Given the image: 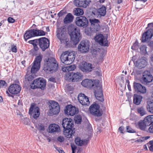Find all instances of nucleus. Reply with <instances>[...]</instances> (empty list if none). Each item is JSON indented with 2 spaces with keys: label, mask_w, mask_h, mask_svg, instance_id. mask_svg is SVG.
<instances>
[{
  "label": "nucleus",
  "mask_w": 153,
  "mask_h": 153,
  "mask_svg": "<svg viewBox=\"0 0 153 153\" xmlns=\"http://www.w3.org/2000/svg\"><path fill=\"white\" fill-rule=\"evenodd\" d=\"M89 43L85 41H81L78 46V51L82 53L87 52L89 49Z\"/></svg>",
  "instance_id": "16"
},
{
  "label": "nucleus",
  "mask_w": 153,
  "mask_h": 153,
  "mask_svg": "<svg viewBox=\"0 0 153 153\" xmlns=\"http://www.w3.org/2000/svg\"><path fill=\"white\" fill-rule=\"evenodd\" d=\"M73 16L70 13L68 14L64 19V23L65 24H67L73 21Z\"/></svg>",
  "instance_id": "34"
},
{
  "label": "nucleus",
  "mask_w": 153,
  "mask_h": 153,
  "mask_svg": "<svg viewBox=\"0 0 153 153\" xmlns=\"http://www.w3.org/2000/svg\"><path fill=\"white\" fill-rule=\"evenodd\" d=\"M37 45V44L33 45L34 49L35 51H37L39 49Z\"/></svg>",
  "instance_id": "62"
},
{
  "label": "nucleus",
  "mask_w": 153,
  "mask_h": 153,
  "mask_svg": "<svg viewBox=\"0 0 153 153\" xmlns=\"http://www.w3.org/2000/svg\"><path fill=\"white\" fill-rule=\"evenodd\" d=\"M124 128L123 126H121L119 128L118 130L121 133H123L124 132L123 130H124Z\"/></svg>",
  "instance_id": "58"
},
{
  "label": "nucleus",
  "mask_w": 153,
  "mask_h": 153,
  "mask_svg": "<svg viewBox=\"0 0 153 153\" xmlns=\"http://www.w3.org/2000/svg\"><path fill=\"white\" fill-rule=\"evenodd\" d=\"M62 126L64 128V134L67 138H70L75 131L72 130L74 126L73 121L71 118L63 119Z\"/></svg>",
  "instance_id": "1"
},
{
  "label": "nucleus",
  "mask_w": 153,
  "mask_h": 153,
  "mask_svg": "<svg viewBox=\"0 0 153 153\" xmlns=\"http://www.w3.org/2000/svg\"><path fill=\"white\" fill-rule=\"evenodd\" d=\"M39 44L42 51H44L49 47V41L48 39L42 37L39 39Z\"/></svg>",
  "instance_id": "17"
},
{
  "label": "nucleus",
  "mask_w": 153,
  "mask_h": 153,
  "mask_svg": "<svg viewBox=\"0 0 153 153\" xmlns=\"http://www.w3.org/2000/svg\"><path fill=\"white\" fill-rule=\"evenodd\" d=\"M69 71L74 70L76 68V66L75 65H71L68 66Z\"/></svg>",
  "instance_id": "50"
},
{
  "label": "nucleus",
  "mask_w": 153,
  "mask_h": 153,
  "mask_svg": "<svg viewBox=\"0 0 153 153\" xmlns=\"http://www.w3.org/2000/svg\"><path fill=\"white\" fill-rule=\"evenodd\" d=\"M62 70L63 72H68V66L64 67L62 68Z\"/></svg>",
  "instance_id": "57"
},
{
  "label": "nucleus",
  "mask_w": 153,
  "mask_h": 153,
  "mask_svg": "<svg viewBox=\"0 0 153 153\" xmlns=\"http://www.w3.org/2000/svg\"><path fill=\"white\" fill-rule=\"evenodd\" d=\"M89 22L91 25L94 26V29L96 31L100 30V26L99 25L100 22L98 19H90Z\"/></svg>",
  "instance_id": "28"
},
{
  "label": "nucleus",
  "mask_w": 153,
  "mask_h": 153,
  "mask_svg": "<svg viewBox=\"0 0 153 153\" xmlns=\"http://www.w3.org/2000/svg\"><path fill=\"white\" fill-rule=\"evenodd\" d=\"M75 142L76 145L81 146L86 144L87 143V141L85 140H82L79 137H77L75 138Z\"/></svg>",
  "instance_id": "32"
},
{
  "label": "nucleus",
  "mask_w": 153,
  "mask_h": 153,
  "mask_svg": "<svg viewBox=\"0 0 153 153\" xmlns=\"http://www.w3.org/2000/svg\"><path fill=\"white\" fill-rule=\"evenodd\" d=\"M149 138V137L147 136L146 137H143L139 139L136 140L135 141V142L141 143L145 140H147Z\"/></svg>",
  "instance_id": "40"
},
{
  "label": "nucleus",
  "mask_w": 153,
  "mask_h": 153,
  "mask_svg": "<svg viewBox=\"0 0 153 153\" xmlns=\"http://www.w3.org/2000/svg\"><path fill=\"white\" fill-rule=\"evenodd\" d=\"M11 47V51L13 52L16 53L17 51V47L16 45H12Z\"/></svg>",
  "instance_id": "48"
},
{
  "label": "nucleus",
  "mask_w": 153,
  "mask_h": 153,
  "mask_svg": "<svg viewBox=\"0 0 153 153\" xmlns=\"http://www.w3.org/2000/svg\"><path fill=\"white\" fill-rule=\"evenodd\" d=\"M29 42L33 45H37L39 43V39L29 41Z\"/></svg>",
  "instance_id": "46"
},
{
  "label": "nucleus",
  "mask_w": 153,
  "mask_h": 153,
  "mask_svg": "<svg viewBox=\"0 0 153 153\" xmlns=\"http://www.w3.org/2000/svg\"><path fill=\"white\" fill-rule=\"evenodd\" d=\"M49 80L51 81H52V82H55V79L53 78V77H51L49 79Z\"/></svg>",
  "instance_id": "63"
},
{
  "label": "nucleus",
  "mask_w": 153,
  "mask_h": 153,
  "mask_svg": "<svg viewBox=\"0 0 153 153\" xmlns=\"http://www.w3.org/2000/svg\"><path fill=\"white\" fill-rule=\"evenodd\" d=\"M48 129L49 133L56 134L60 131V128L58 125L55 123H52L49 125Z\"/></svg>",
  "instance_id": "24"
},
{
  "label": "nucleus",
  "mask_w": 153,
  "mask_h": 153,
  "mask_svg": "<svg viewBox=\"0 0 153 153\" xmlns=\"http://www.w3.org/2000/svg\"><path fill=\"white\" fill-rule=\"evenodd\" d=\"M21 90V87L18 85L16 84L11 85L8 88L9 92L13 94H18L20 92Z\"/></svg>",
  "instance_id": "23"
},
{
  "label": "nucleus",
  "mask_w": 153,
  "mask_h": 153,
  "mask_svg": "<svg viewBox=\"0 0 153 153\" xmlns=\"http://www.w3.org/2000/svg\"><path fill=\"white\" fill-rule=\"evenodd\" d=\"M106 8L105 7H102L99 8L97 11H93L92 14L97 17H100L101 16H104L106 14Z\"/></svg>",
  "instance_id": "27"
},
{
  "label": "nucleus",
  "mask_w": 153,
  "mask_h": 153,
  "mask_svg": "<svg viewBox=\"0 0 153 153\" xmlns=\"http://www.w3.org/2000/svg\"><path fill=\"white\" fill-rule=\"evenodd\" d=\"M57 140L58 141L60 142H62L64 141V137H63L61 136L57 138Z\"/></svg>",
  "instance_id": "53"
},
{
  "label": "nucleus",
  "mask_w": 153,
  "mask_h": 153,
  "mask_svg": "<svg viewBox=\"0 0 153 153\" xmlns=\"http://www.w3.org/2000/svg\"><path fill=\"white\" fill-rule=\"evenodd\" d=\"M78 100L80 103L83 105H89L90 102L88 97L84 94L82 93L79 94L78 97Z\"/></svg>",
  "instance_id": "21"
},
{
  "label": "nucleus",
  "mask_w": 153,
  "mask_h": 153,
  "mask_svg": "<svg viewBox=\"0 0 153 153\" xmlns=\"http://www.w3.org/2000/svg\"><path fill=\"white\" fill-rule=\"evenodd\" d=\"M79 68L83 72H88L91 71L92 69L91 64L83 61L79 65Z\"/></svg>",
  "instance_id": "19"
},
{
  "label": "nucleus",
  "mask_w": 153,
  "mask_h": 153,
  "mask_svg": "<svg viewBox=\"0 0 153 153\" xmlns=\"http://www.w3.org/2000/svg\"><path fill=\"white\" fill-rule=\"evenodd\" d=\"M58 66L56 59L53 58L45 60L43 70L48 73H53L58 69Z\"/></svg>",
  "instance_id": "2"
},
{
  "label": "nucleus",
  "mask_w": 153,
  "mask_h": 153,
  "mask_svg": "<svg viewBox=\"0 0 153 153\" xmlns=\"http://www.w3.org/2000/svg\"><path fill=\"white\" fill-rule=\"evenodd\" d=\"M36 127L38 129L40 130H44L45 129L43 125L42 124H40L39 125H36Z\"/></svg>",
  "instance_id": "49"
},
{
  "label": "nucleus",
  "mask_w": 153,
  "mask_h": 153,
  "mask_svg": "<svg viewBox=\"0 0 153 153\" xmlns=\"http://www.w3.org/2000/svg\"><path fill=\"white\" fill-rule=\"evenodd\" d=\"M36 36L34 31V29L27 31L24 35V38L26 41L32 37Z\"/></svg>",
  "instance_id": "30"
},
{
  "label": "nucleus",
  "mask_w": 153,
  "mask_h": 153,
  "mask_svg": "<svg viewBox=\"0 0 153 153\" xmlns=\"http://www.w3.org/2000/svg\"><path fill=\"white\" fill-rule=\"evenodd\" d=\"M126 129L127 132L129 133H134L135 132V131L133 129L129 126H126Z\"/></svg>",
  "instance_id": "47"
},
{
  "label": "nucleus",
  "mask_w": 153,
  "mask_h": 153,
  "mask_svg": "<svg viewBox=\"0 0 153 153\" xmlns=\"http://www.w3.org/2000/svg\"><path fill=\"white\" fill-rule=\"evenodd\" d=\"M37 85H36L37 88H40L41 89L44 88L45 86V82L44 79H41L40 81H38Z\"/></svg>",
  "instance_id": "35"
},
{
  "label": "nucleus",
  "mask_w": 153,
  "mask_h": 153,
  "mask_svg": "<svg viewBox=\"0 0 153 153\" xmlns=\"http://www.w3.org/2000/svg\"><path fill=\"white\" fill-rule=\"evenodd\" d=\"M95 41L100 45L103 46L108 45V42L107 38L102 34H98L94 38Z\"/></svg>",
  "instance_id": "15"
},
{
  "label": "nucleus",
  "mask_w": 153,
  "mask_h": 153,
  "mask_svg": "<svg viewBox=\"0 0 153 153\" xmlns=\"http://www.w3.org/2000/svg\"><path fill=\"white\" fill-rule=\"evenodd\" d=\"M149 111L153 114V102H152L147 106Z\"/></svg>",
  "instance_id": "39"
},
{
  "label": "nucleus",
  "mask_w": 153,
  "mask_h": 153,
  "mask_svg": "<svg viewBox=\"0 0 153 153\" xmlns=\"http://www.w3.org/2000/svg\"><path fill=\"white\" fill-rule=\"evenodd\" d=\"M139 48L138 42L136 41L131 47V48L134 50H137Z\"/></svg>",
  "instance_id": "45"
},
{
  "label": "nucleus",
  "mask_w": 153,
  "mask_h": 153,
  "mask_svg": "<svg viewBox=\"0 0 153 153\" xmlns=\"http://www.w3.org/2000/svg\"><path fill=\"white\" fill-rule=\"evenodd\" d=\"M142 96L134 94L133 97L134 103L136 105H139L142 101Z\"/></svg>",
  "instance_id": "31"
},
{
  "label": "nucleus",
  "mask_w": 153,
  "mask_h": 153,
  "mask_svg": "<svg viewBox=\"0 0 153 153\" xmlns=\"http://www.w3.org/2000/svg\"><path fill=\"white\" fill-rule=\"evenodd\" d=\"M137 112L141 116H143L147 114L145 109L143 107H139L137 109Z\"/></svg>",
  "instance_id": "33"
},
{
  "label": "nucleus",
  "mask_w": 153,
  "mask_h": 153,
  "mask_svg": "<svg viewBox=\"0 0 153 153\" xmlns=\"http://www.w3.org/2000/svg\"><path fill=\"white\" fill-rule=\"evenodd\" d=\"M30 86L32 89H35L37 88L36 85L35 84L34 82L30 84Z\"/></svg>",
  "instance_id": "55"
},
{
  "label": "nucleus",
  "mask_w": 153,
  "mask_h": 153,
  "mask_svg": "<svg viewBox=\"0 0 153 153\" xmlns=\"http://www.w3.org/2000/svg\"><path fill=\"white\" fill-rule=\"evenodd\" d=\"M148 27L150 28L143 35L142 41L145 42L149 41L153 36V22L149 23Z\"/></svg>",
  "instance_id": "10"
},
{
  "label": "nucleus",
  "mask_w": 153,
  "mask_h": 153,
  "mask_svg": "<svg viewBox=\"0 0 153 153\" xmlns=\"http://www.w3.org/2000/svg\"><path fill=\"white\" fill-rule=\"evenodd\" d=\"M82 120V118L81 116L77 115L74 118V120L75 123L77 124L80 123Z\"/></svg>",
  "instance_id": "41"
},
{
  "label": "nucleus",
  "mask_w": 153,
  "mask_h": 153,
  "mask_svg": "<svg viewBox=\"0 0 153 153\" xmlns=\"http://www.w3.org/2000/svg\"><path fill=\"white\" fill-rule=\"evenodd\" d=\"M144 118L145 120L147 122L149 125L153 123V115L147 116L146 117Z\"/></svg>",
  "instance_id": "37"
},
{
  "label": "nucleus",
  "mask_w": 153,
  "mask_h": 153,
  "mask_svg": "<svg viewBox=\"0 0 153 153\" xmlns=\"http://www.w3.org/2000/svg\"><path fill=\"white\" fill-rule=\"evenodd\" d=\"M149 149L151 151L153 152V141H150L147 144Z\"/></svg>",
  "instance_id": "42"
},
{
  "label": "nucleus",
  "mask_w": 153,
  "mask_h": 153,
  "mask_svg": "<svg viewBox=\"0 0 153 153\" xmlns=\"http://www.w3.org/2000/svg\"><path fill=\"white\" fill-rule=\"evenodd\" d=\"M34 31L35 36H44L45 34V32L41 30L34 29Z\"/></svg>",
  "instance_id": "36"
},
{
  "label": "nucleus",
  "mask_w": 153,
  "mask_h": 153,
  "mask_svg": "<svg viewBox=\"0 0 153 153\" xmlns=\"http://www.w3.org/2000/svg\"><path fill=\"white\" fill-rule=\"evenodd\" d=\"M78 112V110L77 108L75 106H73L71 105H69L67 106L66 109L65 110V114L68 115L74 116Z\"/></svg>",
  "instance_id": "18"
},
{
  "label": "nucleus",
  "mask_w": 153,
  "mask_h": 153,
  "mask_svg": "<svg viewBox=\"0 0 153 153\" xmlns=\"http://www.w3.org/2000/svg\"><path fill=\"white\" fill-rule=\"evenodd\" d=\"M29 114L33 118L36 119L39 115L40 112L38 107H34L31 105L29 110Z\"/></svg>",
  "instance_id": "20"
},
{
  "label": "nucleus",
  "mask_w": 153,
  "mask_h": 153,
  "mask_svg": "<svg viewBox=\"0 0 153 153\" xmlns=\"http://www.w3.org/2000/svg\"><path fill=\"white\" fill-rule=\"evenodd\" d=\"M7 21L10 23H13L15 21V19L11 17H9L8 18Z\"/></svg>",
  "instance_id": "51"
},
{
  "label": "nucleus",
  "mask_w": 153,
  "mask_h": 153,
  "mask_svg": "<svg viewBox=\"0 0 153 153\" xmlns=\"http://www.w3.org/2000/svg\"><path fill=\"white\" fill-rule=\"evenodd\" d=\"M56 149L59 152V153H65L64 152L60 149L59 148L57 147H55Z\"/></svg>",
  "instance_id": "59"
},
{
  "label": "nucleus",
  "mask_w": 153,
  "mask_h": 153,
  "mask_svg": "<svg viewBox=\"0 0 153 153\" xmlns=\"http://www.w3.org/2000/svg\"><path fill=\"white\" fill-rule=\"evenodd\" d=\"M134 62L135 66L139 68L145 67L147 63V59L144 57H139L137 60L134 59Z\"/></svg>",
  "instance_id": "14"
},
{
  "label": "nucleus",
  "mask_w": 153,
  "mask_h": 153,
  "mask_svg": "<svg viewBox=\"0 0 153 153\" xmlns=\"http://www.w3.org/2000/svg\"><path fill=\"white\" fill-rule=\"evenodd\" d=\"M91 52L92 54H96L97 53V51L96 50L94 49H93L91 51Z\"/></svg>",
  "instance_id": "60"
},
{
  "label": "nucleus",
  "mask_w": 153,
  "mask_h": 153,
  "mask_svg": "<svg viewBox=\"0 0 153 153\" xmlns=\"http://www.w3.org/2000/svg\"><path fill=\"white\" fill-rule=\"evenodd\" d=\"M75 23L79 27L85 28L88 26V21L85 17L80 16L76 18Z\"/></svg>",
  "instance_id": "13"
},
{
  "label": "nucleus",
  "mask_w": 153,
  "mask_h": 153,
  "mask_svg": "<svg viewBox=\"0 0 153 153\" xmlns=\"http://www.w3.org/2000/svg\"><path fill=\"white\" fill-rule=\"evenodd\" d=\"M74 52L66 51L63 52L60 56L61 62L66 65H69L72 63L74 61L75 56Z\"/></svg>",
  "instance_id": "4"
},
{
  "label": "nucleus",
  "mask_w": 153,
  "mask_h": 153,
  "mask_svg": "<svg viewBox=\"0 0 153 153\" xmlns=\"http://www.w3.org/2000/svg\"><path fill=\"white\" fill-rule=\"evenodd\" d=\"M71 147L72 150V153H75V150L76 149V146L74 145H71Z\"/></svg>",
  "instance_id": "56"
},
{
  "label": "nucleus",
  "mask_w": 153,
  "mask_h": 153,
  "mask_svg": "<svg viewBox=\"0 0 153 153\" xmlns=\"http://www.w3.org/2000/svg\"><path fill=\"white\" fill-rule=\"evenodd\" d=\"M148 131L149 132L153 133V123L149 127Z\"/></svg>",
  "instance_id": "52"
},
{
  "label": "nucleus",
  "mask_w": 153,
  "mask_h": 153,
  "mask_svg": "<svg viewBox=\"0 0 153 153\" xmlns=\"http://www.w3.org/2000/svg\"><path fill=\"white\" fill-rule=\"evenodd\" d=\"M90 113L95 117H99L102 114V112L100 109L99 105L95 103H94L89 108Z\"/></svg>",
  "instance_id": "12"
},
{
  "label": "nucleus",
  "mask_w": 153,
  "mask_h": 153,
  "mask_svg": "<svg viewBox=\"0 0 153 153\" xmlns=\"http://www.w3.org/2000/svg\"><path fill=\"white\" fill-rule=\"evenodd\" d=\"M49 109L48 114L50 116L58 114L60 111V107L58 103L54 101L50 102Z\"/></svg>",
  "instance_id": "6"
},
{
  "label": "nucleus",
  "mask_w": 153,
  "mask_h": 153,
  "mask_svg": "<svg viewBox=\"0 0 153 153\" xmlns=\"http://www.w3.org/2000/svg\"><path fill=\"white\" fill-rule=\"evenodd\" d=\"M133 86L135 91L137 93L145 94L146 92V90L145 87L140 83L134 82L133 83Z\"/></svg>",
  "instance_id": "22"
},
{
  "label": "nucleus",
  "mask_w": 153,
  "mask_h": 153,
  "mask_svg": "<svg viewBox=\"0 0 153 153\" xmlns=\"http://www.w3.org/2000/svg\"><path fill=\"white\" fill-rule=\"evenodd\" d=\"M140 49L141 52L143 54H145L146 53V47L145 45L141 46L140 48Z\"/></svg>",
  "instance_id": "43"
},
{
  "label": "nucleus",
  "mask_w": 153,
  "mask_h": 153,
  "mask_svg": "<svg viewBox=\"0 0 153 153\" xmlns=\"http://www.w3.org/2000/svg\"><path fill=\"white\" fill-rule=\"evenodd\" d=\"M82 77L81 74L79 72H71L66 74L65 75V79L69 81L76 82L80 79Z\"/></svg>",
  "instance_id": "9"
},
{
  "label": "nucleus",
  "mask_w": 153,
  "mask_h": 153,
  "mask_svg": "<svg viewBox=\"0 0 153 153\" xmlns=\"http://www.w3.org/2000/svg\"><path fill=\"white\" fill-rule=\"evenodd\" d=\"M29 122V120L27 118H25L24 119L23 123L25 125H27Z\"/></svg>",
  "instance_id": "54"
},
{
  "label": "nucleus",
  "mask_w": 153,
  "mask_h": 153,
  "mask_svg": "<svg viewBox=\"0 0 153 153\" xmlns=\"http://www.w3.org/2000/svg\"><path fill=\"white\" fill-rule=\"evenodd\" d=\"M90 2V0H75L74 4L76 6L85 8Z\"/></svg>",
  "instance_id": "26"
},
{
  "label": "nucleus",
  "mask_w": 153,
  "mask_h": 153,
  "mask_svg": "<svg viewBox=\"0 0 153 153\" xmlns=\"http://www.w3.org/2000/svg\"><path fill=\"white\" fill-rule=\"evenodd\" d=\"M149 126V125L147 122L145 120V118L143 120H141L139 121L137 124V126H138L139 128L141 130L143 131H146V127Z\"/></svg>",
  "instance_id": "29"
},
{
  "label": "nucleus",
  "mask_w": 153,
  "mask_h": 153,
  "mask_svg": "<svg viewBox=\"0 0 153 153\" xmlns=\"http://www.w3.org/2000/svg\"><path fill=\"white\" fill-rule=\"evenodd\" d=\"M41 79V78H38L34 80V82L36 85H37L38 83L39 82L38 81H40Z\"/></svg>",
  "instance_id": "61"
},
{
  "label": "nucleus",
  "mask_w": 153,
  "mask_h": 153,
  "mask_svg": "<svg viewBox=\"0 0 153 153\" xmlns=\"http://www.w3.org/2000/svg\"><path fill=\"white\" fill-rule=\"evenodd\" d=\"M74 15L77 16L82 15L84 13L83 10L79 8H76L74 10Z\"/></svg>",
  "instance_id": "38"
},
{
  "label": "nucleus",
  "mask_w": 153,
  "mask_h": 153,
  "mask_svg": "<svg viewBox=\"0 0 153 153\" xmlns=\"http://www.w3.org/2000/svg\"><path fill=\"white\" fill-rule=\"evenodd\" d=\"M42 57V55H39L36 57L31 68V74L28 76V72H27L26 77L28 81H31L35 77V73L39 70L40 68V62Z\"/></svg>",
  "instance_id": "3"
},
{
  "label": "nucleus",
  "mask_w": 153,
  "mask_h": 153,
  "mask_svg": "<svg viewBox=\"0 0 153 153\" xmlns=\"http://www.w3.org/2000/svg\"><path fill=\"white\" fill-rule=\"evenodd\" d=\"M151 61L153 64V54H152L150 56Z\"/></svg>",
  "instance_id": "64"
},
{
  "label": "nucleus",
  "mask_w": 153,
  "mask_h": 153,
  "mask_svg": "<svg viewBox=\"0 0 153 153\" xmlns=\"http://www.w3.org/2000/svg\"><path fill=\"white\" fill-rule=\"evenodd\" d=\"M70 36L71 42L74 45L77 44L81 39L82 35L79 29L75 28Z\"/></svg>",
  "instance_id": "8"
},
{
  "label": "nucleus",
  "mask_w": 153,
  "mask_h": 153,
  "mask_svg": "<svg viewBox=\"0 0 153 153\" xmlns=\"http://www.w3.org/2000/svg\"><path fill=\"white\" fill-rule=\"evenodd\" d=\"M99 82V80L95 81V87H94V94L97 99L101 101H103L104 100L103 98L102 87Z\"/></svg>",
  "instance_id": "7"
},
{
  "label": "nucleus",
  "mask_w": 153,
  "mask_h": 153,
  "mask_svg": "<svg viewBox=\"0 0 153 153\" xmlns=\"http://www.w3.org/2000/svg\"><path fill=\"white\" fill-rule=\"evenodd\" d=\"M153 80V76L150 71H146L143 72L142 76L141 78L142 83L145 85H148L151 83Z\"/></svg>",
  "instance_id": "11"
},
{
  "label": "nucleus",
  "mask_w": 153,
  "mask_h": 153,
  "mask_svg": "<svg viewBox=\"0 0 153 153\" xmlns=\"http://www.w3.org/2000/svg\"><path fill=\"white\" fill-rule=\"evenodd\" d=\"M98 80L92 81L91 79H86L83 80L82 83V85L85 87L90 88L94 87H95V81Z\"/></svg>",
  "instance_id": "25"
},
{
  "label": "nucleus",
  "mask_w": 153,
  "mask_h": 153,
  "mask_svg": "<svg viewBox=\"0 0 153 153\" xmlns=\"http://www.w3.org/2000/svg\"><path fill=\"white\" fill-rule=\"evenodd\" d=\"M65 30L62 28L59 29L56 36L61 43H63L67 46L70 43V41Z\"/></svg>",
  "instance_id": "5"
},
{
  "label": "nucleus",
  "mask_w": 153,
  "mask_h": 153,
  "mask_svg": "<svg viewBox=\"0 0 153 153\" xmlns=\"http://www.w3.org/2000/svg\"><path fill=\"white\" fill-rule=\"evenodd\" d=\"M7 85V83L3 80H0V88H5Z\"/></svg>",
  "instance_id": "44"
}]
</instances>
